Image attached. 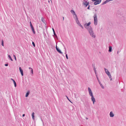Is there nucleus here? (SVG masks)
<instances>
[{"label":"nucleus","instance_id":"obj_14","mask_svg":"<svg viewBox=\"0 0 126 126\" xmlns=\"http://www.w3.org/2000/svg\"><path fill=\"white\" fill-rule=\"evenodd\" d=\"M30 93V92L29 91H28L27 92L25 96L26 97H27L28 96V95Z\"/></svg>","mask_w":126,"mask_h":126},{"label":"nucleus","instance_id":"obj_22","mask_svg":"<svg viewBox=\"0 0 126 126\" xmlns=\"http://www.w3.org/2000/svg\"><path fill=\"white\" fill-rule=\"evenodd\" d=\"M8 57L10 59L11 61H13V60L12 59V58L11 56H10V55H8Z\"/></svg>","mask_w":126,"mask_h":126},{"label":"nucleus","instance_id":"obj_35","mask_svg":"<svg viewBox=\"0 0 126 126\" xmlns=\"http://www.w3.org/2000/svg\"><path fill=\"white\" fill-rule=\"evenodd\" d=\"M31 72H32V74H33V70H32V69Z\"/></svg>","mask_w":126,"mask_h":126},{"label":"nucleus","instance_id":"obj_47","mask_svg":"<svg viewBox=\"0 0 126 126\" xmlns=\"http://www.w3.org/2000/svg\"><path fill=\"white\" fill-rule=\"evenodd\" d=\"M118 53V52H117V54Z\"/></svg>","mask_w":126,"mask_h":126},{"label":"nucleus","instance_id":"obj_46","mask_svg":"<svg viewBox=\"0 0 126 126\" xmlns=\"http://www.w3.org/2000/svg\"><path fill=\"white\" fill-rule=\"evenodd\" d=\"M65 54H66V50L65 51Z\"/></svg>","mask_w":126,"mask_h":126},{"label":"nucleus","instance_id":"obj_15","mask_svg":"<svg viewBox=\"0 0 126 126\" xmlns=\"http://www.w3.org/2000/svg\"><path fill=\"white\" fill-rule=\"evenodd\" d=\"M52 30L53 31V32L54 34V35L55 36V37H57L56 35V33H55V32L54 29L53 28H52Z\"/></svg>","mask_w":126,"mask_h":126},{"label":"nucleus","instance_id":"obj_24","mask_svg":"<svg viewBox=\"0 0 126 126\" xmlns=\"http://www.w3.org/2000/svg\"><path fill=\"white\" fill-rule=\"evenodd\" d=\"M94 71L95 72V74H96V69H95V67H94Z\"/></svg>","mask_w":126,"mask_h":126},{"label":"nucleus","instance_id":"obj_32","mask_svg":"<svg viewBox=\"0 0 126 126\" xmlns=\"http://www.w3.org/2000/svg\"><path fill=\"white\" fill-rule=\"evenodd\" d=\"M66 59H68V56H67V54H66Z\"/></svg>","mask_w":126,"mask_h":126},{"label":"nucleus","instance_id":"obj_20","mask_svg":"<svg viewBox=\"0 0 126 126\" xmlns=\"http://www.w3.org/2000/svg\"><path fill=\"white\" fill-rule=\"evenodd\" d=\"M110 78V80H112V78H111V76L110 74L109 75H108Z\"/></svg>","mask_w":126,"mask_h":126},{"label":"nucleus","instance_id":"obj_30","mask_svg":"<svg viewBox=\"0 0 126 126\" xmlns=\"http://www.w3.org/2000/svg\"><path fill=\"white\" fill-rule=\"evenodd\" d=\"M107 3L109 2V1H111V0H106Z\"/></svg>","mask_w":126,"mask_h":126},{"label":"nucleus","instance_id":"obj_12","mask_svg":"<svg viewBox=\"0 0 126 126\" xmlns=\"http://www.w3.org/2000/svg\"><path fill=\"white\" fill-rule=\"evenodd\" d=\"M11 79L13 81V82H14V85L15 86V87H16V84L14 80L12 78Z\"/></svg>","mask_w":126,"mask_h":126},{"label":"nucleus","instance_id":"obj_27","mask_svg":"<svg viewBox=\"0 0 126 126\" xmlns=\"http://www.w3.org/2000/svg\"><path fill=\"white\" fill-rule=\"evenodd\" d=\"M32 44L33 45V46L35 47V44L33 42H32Z\"/></svg>","mask_w":126,"mask_h":126},{"label":"nucleus","instance_id":"obj_3","mask_svg":"<svg viewBox=\"0 0 126 126\" xmlns=\"http://www.w3.org/2000/svg\"><path fill=\"white\" fill-rule=\"evenodd\" d=\"M94 23L95 25H96L97 24L98 20L97 17V15L96 13L94 14Z\"/></svg>","mask_w":126,"mask_h":126},{"label":"nucleus","instance_id":"obj_17","mask_svg":"<svg viewBox=\"0 0 126 126\" xmlns=\"http://www.w3.org/2000/svg\"><path fill=\"white\" fill-rule=\"evenodd\" d=\"M91 23L90 22H89L87 24H85L84 25V26H89L90 24Z\"/></svg>","mask_w":126,"mask_h":126},{"label":"nucleus","instance_id":"obj_49","mask_svg":"<svg viewBox=\"0 0 126 126\" xmlns=\"http://www.w3.org/2000/svg\"><path fill=\"white\" fill-rule=\"evenodd\" d=\"M50 0L51 1V2H52L51 0Z\"/></svg>","mask_w":126,"mask_h":126},{"label":"nucleus","instance_id":"obj_7","mask_svg":"<svg viewBox=\"0 0 126 126\" xmlns=\"http://www.w3.org/2000/svg\"><path fill=\"white\" fill-rule=\"evenodd\" d=\"M104 69L105 70L106 73L108 75L110 74V73L108 69H107L105 68H104Z\"/></svg>","mask_w":126,"mask_h":126},{"label":"nucleus","instance_id":"obj_18","mask_svg":"<svg viewBox=\"0 0 126 126\" xmlns=\"http://www.w3.org/2000/svg\"><path fill=\"white\" fill-rule=\"evenodd\" d=\"M34 112H33L32 113V118L33 120L34 119Z\"/></svg>","mask_w":126,"mask_h":126},{"label":"nucleus","instance_id":"obj_43","mask_svg":"<svg viewBox=\"0 0 126 126\" xmlns=\"http://www.w3.org/2000/svg\"><path fill=\"white\" fill-rule=\"evenodd\" d=\"M50 0H48V2L49 3H50Z\"/></svg>","mask_w":126,"mask_h":126},{"label":"nucleus","instance_id":"obj_37","mask_svg":"<svg viewBox=\"0 0 126 126\" xmlns=\"http://www.w3.org/2000/svg\"><path fill=\"white\" fill-rule=\"evenodd\" d=\"M87 9H90V6L89 5Z\"/></svg>","mask_w":126,"mask_h":126},{"label":"nucleus","instance_id":"obj_1","mask_svg":"<svg viewBox=\"0 0 126 126\" xmlns=\"http://www.w3.org/2000/svg\"><path fill=\"white\" fill-rule=\"evenodd\" d=\"M87 29L90 36L93 38H95L96 36L93 31L92 28L91 26H89L87 28Z\"/></svg>","mask_w":126,"mask_h":126},{"label":"nucleus","instance_id":"obj_29","mask_svg":"<svg viewBox=\"0 0 126 126\" xmlns=\"http://www.w3.org/2000/svg\"><path fill=\"white\" fill-rule=\"evenodd\" d=\"M66 96V97H67V99L71 102V103H72V102L70 101V100L69 99V98H68V97L67 96Z\"/></svg>","mask_w":126,"mask_h":126},{"label":"nucleus","instance_id":"obj_33","mask_svg":"<svg viewBox=\"0 0 126 126\" xmlns=\"http://www.w3.org/2000/svg\"><path fill=\"white\" fill-rule=\"evenodd\" d=\"M13 56L15 58V60H16V56L14 55H13Z\"/></svg>","mask_w":126,"mask_h":126},{"label":"nucleus","instance_id":"obj_5","mask_svg":"<svg viewBox=\"0 0 126 126\" xmlns=\"http://www.w3.org/2000/svg\"><path fill=\"white\" fill-rule=\"evenodd\" d=\"M74 18L75 19V21L77 24L80 23L78 20V18L77 15H76V17H75V16H74Z\"/></svg>","mask_w":126,"mask_h":126},{"label":"nucleus","instance_id":"obj_41","mask_svg":"<svg viewBox=\"0 0 126 126\" xmlns=\"http://www.w3.org/2000/svg\"><path fill=\"white\" fill-rule=\"evenodd\" d=\"M97 79V80H99V79H98V77H97V78H96Z\"/></svg>","mask_w":126,"mask_h":126},{"label":"nucleus","instance_id":"obj_21","mask_svg":"<svg viewBox=\"0 0 126 126\" xmlns=\"http://www.w3.org/2000/svg\"><path fill=\"white\" fill-rule=\"evenodd\" d=\"M100 86L102 89H104V87L103 85L101 83L99 84Z\"/></svg>","mask_w":126,"mask_h":126},{"label":"nucleus","instance_id":"obj_48","mask_svg":"<svg viewBox=\"0 0 126 126\" xmlns=\"http://www.w3.org/2000/svg\"><path fill=\"white\" fill-rule=\"evenodd\" d=\"M86 119H88V118H86Z\"/></svg>","mask_w":126,"mask_h":126},{"label":"nucleus","instance_id":"obj_45","mask_svg":"<svg viewBox=\"0 0 126 126\" xmlns=\"http://www.w3.org/2000/svg\"><path fill=\"white\" fill-rule=\"evenodd\" d=\"M64 19V17H63V20Z\"/></svg>","mask_w":126,"mask_h":126},{"label":"nucleus","instance_id":"obj_44","mask_svg":"<svg viewBox=\"0 0 126 126\" xmlns=\"http://www.w3.org/2000/svg\"><path fill=\"white\" fill-rule=\"evenodd\" d=\"M29 69H31L32 70V68H31V67H29Z\"/></svg>","mask_w":126,"mask_h":126},{"label":"nucleus","instance_id":"obj_6","mask_svg":"<svg viewBox=\"0 0 126 126\" xmlns=\"http://www.w3.org/2000/svg\"><path fill=\"white\" fill-rule=\"evenodd\" d=\"M101 0H96V1L94 2V4L95 5H96L99 4L101 2Z\"/></svg>","mask_w":126,"mask_h":126},{"label":"nucleus","instance_id":"obj_19","mask_svg":"<svg viewBox=\"0 0 126 126\" xmlns=\"http://www.w3.org/2000/svg\"><path fill=\"white\" fill-rule=\"evenodd\" d=\"M42 21L44 23H45V20L44 19V18H43V17H42V19H41Z\"/></svg>","mask_w":126,"mask_h":126},{"label":"nucleus","instance_id":"obj_9","mask_svg":"<svg viewBox=\"0 0 126 126\" xmlns=\"http://www.w3.org/2000/svg\"><path fill=\"white\" fill-rule=\"evenodd\" d=\"M19 70H20V71L21 73V75L22 76H23V70L22 69H21V68L20 67H19Z\"/></svg>","mask_w":126,"mask_h":126},{"label":"nucleus","instance_id":"obj_42","mask_svg":"<svg viewBox=\"0 0 126 126\" xmlns=\"http://www.w3.org/2000/svg\"><path fill=\"white\" fill-rule=\"evenodd\" d=\"M96 74V77L97 78V77H97V75L96 74Z\"/></svg>","mask_w":126,"mask_h":126},{"label":"nucleus","instance_id":"obj_10","mask_svg":"<svg viewBox=\"0 0 126 126\" xmlns=\"http://www.w3.org/2000/svg\"><path fill=\"white\" fill-rule=\"evenodd\" d=\"M110 117H113L114 116V115L112 111H111L110 112Z\"/></svg>","mask_w":126,"mask_h":126},{"label":"nucleus","instance_id":"obj_38","mask_svg":"<svg viewBox=\"0 0 126 126\" xmlns=\"http://www.w3.org/2000/svg\"><path fill=\"white\" fill-rule=\"evenodd\" d=\"M78 24L79 25V26H80V25H81V24H80V23H79V24Z\"/></svg>","mask_w":126,"mask_h":126},{"label":"nucleus","instance_id":"obj_36","mask_svg":"<svg viewBox=\"0 0 126 126\" xmlns=\"http://www.w3.org/2000/svg\"><path fill=\"white\" fill-rule=\"evenodd\" d=\"M98 81L99 84H100L101 83L100 81V80H98Z\"/></svg>","mask_w":126,"mask_h":126},{"label":"nucleus","instance_id":"obj_23","mask_svg":"<svg viewBox=\"0 0 126 126\" xmlns=\"http://www.w3.org/2000/svg\"><path fill=\"white\" fill-rule=\"evenodd\" d=\"M123 20L125 21H126V17L123 16Z\"/></svg>","mask_w":126,"mask_h":126},{"label":"nucleus","instance_id":"obj_34","mask_svg":"<svg viewBox=\"0 0 126 126\" xmlns=\"http://www.w3.org/2000/svg\"><path fill=\"white\" fill-rule=\"evenodd\" d=\"M8 65V63L5 64V65L6 66H7Z\"/></svg>","mask_w":126,"mask_h":126},{"label":"nucleus","instance_id":"obj_11","mask_svg":"<svg viewBox=\"0 0 126 126\" xmlns=\"http://www.w3.org/2000/svg\"><path fill=\"white\" fill-rule=\"evenodd\" d=\"M71 12L73 16H74V15H75V17H76V15H77L75 14L74 11L73 10H71Z\"/></svg>","mask_w":126,"mask_h":126},{"label":"nucleus","instance_id":"obj_39","mask_svg":"<svg viewBox=\"0 0 126 126\" xmlns=\"http://www.w3.org/2000/svg\"><path fill=\"white\" fill-rule=\"evenodd\" d=\"M25 116V114H23L22 115V116H23V117H24Z\"/></svg>","mask_w":126,"mask_h":126},{"label":"nucleus","instance_id":"obj_31","mask_svg":"<svg viewBox=\"0 0 126 126\" xmlns=\"http://www.w3.org/2000/svg\"><path fill=\"white\" fill-rule=\"evenodd\" d=\"M79 26L80 27H81L82 29H83V26L81 25H80Z\"/></svg>","mask_w":126,"mask_h":126},{"label":"nucleus","instance_id":"obj_8","mask_svg":"<svg viewBox=\"0 0 126 126\" xmlns=\"http://www.w3.org/2000/svg\"><path fill=\"white\" fill-rule=\"evenodd\" d=\"M56 50L59 53L61 54H62L63 53L62 52H61V50L59 49V48H58L57 47V46H56Z\"/></svg>","mask_w":126,"mask_h":126},{"label":"nucleus","instance_id":"obj_40","mask_svg":"<svg viewBox=\"0 0 126 126\" xmlns=\"http://www.w3.org/2000/svg\"><path fill=\"white\" fill-rule=\"evenodd\" d=\"M96 0H92V1H95Z\"/></svg>","mask_w":126,"mask_h":126},{"label":"nucleus","instance_id":"obj_28","mask_svg":"<svg viewBox=\"0 0 126 126\" xmlns=\"http://www.w3.org/2000/svg\"><path fill=\"white\" fill-rule=\"evenodd\" d=\"M41 120L42 121V122L43 123V125H44V123L43 122V120L42 118H41Z\"/></svg>","mask_w":126,"mask_h":126},{"label":"nucleus","instance_id":"obj_16","mask_svg":"<svg viewBox=\"0 0 126 126\" xmlns=\"http://www.w3.org/2000/svg\"><path fill=\"white\" fill-rule=\"evenodd\" d=\"M112 47L110 46L109 47V52H111L112 51Z\"/></svg>","mask_w":126,"mask_h":126},{"label":"nucleus","instance_id":"obj_4","mask_svg":"<svg viewBox=\"0 0 126 126\" xmlns=\"http://www.w3.org/2000/svg\"><path fill=\"white\" fill-rule=\"evenodd\" d=\"M30 26L31 27V28L32 29V30L34 34H35V31L34 29V28L32 26V23L31 21L30 22Z\"/></svg>","mask_w":126,"mask_h":126},{"label":"nucleus","instance_id":"obj_2","mask_svg":"<svg viewBox=\"0 0 126 126\" xmlns=\"http://www.w3.org/2000/svg\"><path fill=\"white\" fill-rule=\"evenodd\" d=\"M88 90L89 92V94L91 96V99L92 101L93 102V104H94V102H95V98H94L93 93L90 87L88 88Z\"/></svg>","mask_w":126,"mask_h":126},{"label":"nucleus","instance_id":"obj_25","mask_svg":"<svg viewBox=\"0 0 126 126\" xmlns=\"http://www.w3.org/2000/svg\"><path fill=\"white\" fill-rule=\"evenodd\" d=\"M1 45L3 46H4V42H3V40H2Z\"/></svg>","mask_w":126,"mask_h":126},{"label":"nucleus","instance_id":"obj_26","mask_svg":"<svg viewBox=\"0 0 126 126\" xmlns=\"http://www.w3.org/2000/svg\"><path fill=\"white\" fill-rule=\"evenodd\" d=\"M107 3V2L106 1V0L102 4V5H104V4H105L106 3Z\"/></svg>","mask_w":126,"mask_h":126},{"label":"nucleus","instance_id":"obj_13","mask_svg":"<svg viewBox=\"0 0 126 126\" xmlns=\"http://www.w3.org/2000/svg\"><path fill=\"white\" fill-rule=\"evenodd\" d=\"M85 2L84 3V5H85V7H86L88 5L89 3L88 2H87L85 1Z\"/></svg>","mask_w":126,"mask_h":126}]
</instances>
